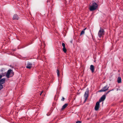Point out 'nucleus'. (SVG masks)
I'll use <instances>...</instances> for the list:
<instances>
[{
  "label": "nucleus",
  "mask_w": 123,
  "mask_h": 123,
  "mask_svg": "<svg viewBox=\"0 0 123 123\" xmlns=\"http://www.w3.org/2000/svg\"><path fill=\"white\" fill-rule=\"evenodd\" d=\"M88 92L89 90L88 88H87L86 90V91L85 92L84 95V97L85 98L86 100L88 97Z\"/></svg>",
  "instance_id": "nucleus-6"
},
{
  "label": "nucleus",
  "mask_w": 123,
  "mask_h": 123,
  "mask_svg": "<svg viewBox=\"0 0 123 123\" xmlns=\"http://www.w3.org/2000/svg\"><path fill=\"white\" fill-rule=\"evenodd\" d=\"M121 82V77H119L117 79V82L118 83H120Z\"/></svg>",
  "instance_id": "nucleus-12"
},
{
  "label": "nucleus",
  "mask_w": 123,
  "mask_h": 123,
  "mask_svg": "<svg viewBox=\"0 0 123 123\" xmlns=\"http://www.w3.org/2000/svg\"><path fill=\"white\" fill-rule=\"evenodd\" d=\"M62 45L63 47H65V44L64 43H62Z\"/></svg>",
  "instance_id": "nucleus-17"
},
{
  "label": "nucleus",
  "mask_w": 123,
  "mask_h": 123,
  "mask_svg": "<svg viewBox=\"0 0 123 123\" xmlns=\"http://www.w3.org/2000/svg\"><path fill=\"white\" fill-rule=\"evenodd\" d=\"M19 18L16 14H15L13 17V19L14 20H18Z\"/></svg>",
  "instance_id": "nucleus-8"
},
{
  "label": "nucleus",
  "mask_w": 123,
  "mask_h": 123,
  "mask_svg": "<svg viewBox=\"0 0 123 123\" xmlns=\"http://www.w3.org/2000/svg\"><path fill=\"white\" fill-rule=\"evenodd\" d=\"M108 91V93H109V92H110V91Z\"/></svg>",
  "instance_id": "nucleus-21"
},
{
  "label": "nucleus",
  "mask_w": 123,
  "mask_h": 123,
  "mask_svg": "<svg viewBox=\"0 0 123 123\" xmlns=\"http://www.w3.org/2000/svg\"><path fill=\"white\" fill-rule=\"evenodd\" d=\"M68 104H65L64 105H63L62 107V110L64 109H65L66 107L68 106Z\"/></svg>",
  "instance_id": "nucleus-11"
},
{
  "label": "nucleus",
  "mask_w": 123,
  "mask_h": 123,
  "mask_svg": "<svg viewBox=\"0 0 123 123\" xmlns=\"http://www.w3.org/2000/svg\"><path fill=\"white\" fill-rule=\"evenodd\" d=\"M43 92H42L40 93V95H41L42 93Z\"/></svg>",
  "instance_id": "nucleus-20"
},
{
  "label": "nucleus",
  "mask_w": 123,
  "mask_h": 123,
  "mask_svg": "<svg viewBox=\"0 0 123 123\" xmlns=\"http://www.w3.org/2000/svg\"><path fill=\"white\" fill-rule=\"evenodd\" d=\"M2 76L1 74H0V84H2L5 82V79L4 78H3L0 79L2 77Z\"/></svg>",
  "instance_id": "nucleus-7"
},
{
  "label": "nucleus",
  "mask_w": 123,
  "mask_h": 123,
  "mask_svg": "<svg viewBox=\"0 0 123 123\" xmlns=\"http://www.w3.org/2000/svg\"><path fill=\"white\" fill-rule=\"evenodd\" d=\"M57 74L58 76H59V71L58 70H57Z\"/></svg>",
  "instance_id": "nucleus-16"
},
{
  "label": "nucleus",
  "mask_w": 123,
  "mask_h": 123,
  "mask_svg": "<svg viewBox=\"0 0 123 123\" xmlns=\"http://www.w3.org/2000/svg\"><path fill=\"white\" fill-rule=\"evenodd\" d=\"M86 28L84 29V30L82 31L80 33V35H82L84 34L85 33V31L86 29Z\"/></svg>",
  "instance_id": "nucleus-13"
},
{
  "label": "nucleus",
  "mask_w": 123,
  "mask_h": 123,
  "mask_svg": "<svg viewBox=\"0 0 123 123\" xmlns=\"http://www.w3.org/2000/svg\"><path fill=\"white\" fill-rule=\"evenodd\" d=\"M64 100V98L63 97H62V98L61 99V100L62 101H63Z\"/></svg>",
  "instance_id": "nucleus-19"
},
{
  "label": "nucleus",
  "mask_w": 123,
  "mask_h": 123,
  "mask_svg": "<svg viewBox=\"0 0 123 123\" xmlns=\"http://www.w3.org/2000/svg\"><path fill=\"white\" fill-rule=\"evenodd\" d=\"M1 84H0V90L3 88V86Z\"/></svg>",
  "instance_id": "nucleus-15"
},
{
  "label": "nucleus",
  "mask_w": 123,
  "mask_h": 123,
  "mask_svg": "<svg viewBox=\"0 0 123 123\" xmlns=\"http://www.w3.org/2000/svg\"><path fill=\"white\" fill-rule=\"evenodd\" d=\"M105 95H103L99 99V102H97L95 107V110L97 111L99 107V102L104 101L105 99Z\"/></svg>",
  "instance_id": "nucleus-1"
},
{
  "label": "nucleus",
  "mask_w": 123,
  "mask_h": 123,
  "mask_svg": "<svg viewBox=\"0 0 123 123\" xmlns=\"http://www.w3.org/2000/svg\"><path fill=\"white\" fill-rule=\"evenodd\" d=\"M104 34V29L100 28L98 32V35L99 37H102Z\"/></svg>",
  "instance_id": "nucleus-4"
},
{
  "label": "nucleus",
  "mask_w": 123,
  "mask_h": 123,
  "mask_svg": "<svg viewBox=\"0 0 123 123\" xmlns=\"http://www.w3.org/2000/svg\"><path fill=\"white\" fill-rule=\"evenodd\" d=\"M32 66V64L30 62L28 63L26 68H30Z\"/></svg>",
  "instance_id": "nucleus-9"
},
{
  "label": "nucleus",
  "mask_w": 123,
  "mask_h": 123,
  "mask_svg": "<svg viewBox=\"0 0 123 123\" xmlns=\"http://www.w3.org/2000/svg\"><path fill=\"white\" fill-rule=\"evenodd\" d=\"M108 92H107L106 94V95L107 94H108Z\"/></svg>",
  "instance_id": "nucleus-22"
},
{
  "label": "nucleus",
  "mask_w": 123,
  "mask_h": 123,
  "mask_svg": "<svg viewBox=\"0 0 123 123\" xmlns=\"http://www.w3.org/2000/svg\"><path fill=\"white\" fill-rule=\"evenodd\" d=\"M76 123H81V122L78 121H77Z\"/></svg>",
  "instance_id": "nucleus-18"
},
{
  "label": "nucleus",
  "mask_w": 123,
  "mask_h": 123,
  "mask_svg": "<svg viewBox=\"0 0 123 123\" xmlns=\"http://www.w3.org/2000/svg\"><path fill=\"white\" fill-rule=\"evenodd\" d=\"M63 50L65 53H66V49L65 47H63Z\"/></svg>",
  "instance_id": "nucleus-14"
},
{
  "label": "nucleus",
  "mask_w": 123,
  "mask_h": 123,
  "mask_svg": "<svg viewBox=\"0 0 123 123\" xmlns=\"http://www.w3.org/2000/svg\"><path fill=\"white\" fill-rule=\"evenodd\" d=\"M109 88V87H108V86L106 85L105 86L103 87L102 89L100 90L99 92H101L105 91L108 89Z\"/></svg>",
  "instance_id": "nucleus-5"
},
{
  "label": "nucleus",
  "mask_w": 123,
  "mask_h": 123,
  "mask_svg": "<svg viewBox=\"0 0 123 123\" xmlns=\"http://www.w3.org/2000/svg\"><path fill=\"white\" fill-rule=\"evenodd\" d=\"M14 75L13 71L11 69H9L7 71L6 76L7 78L12 77Z\"/></svg>",
  "instance_id": "nucleus-3"
},
{
  "label": "nucleus",
  "mask_w": 123,
  "mask_h": 123,
  "mask_svg": "<svg viewBox=\"0 0 123 123\" xmlns=\"http://www.w3.org/2000/svg\"><path fill=\"white\" fill-rule=\"evenodd\" d=\"M98 7V5L95 3L94 2L92 5H90L89 9L90 11H92L96 9Z\"/></svg>",
  "instance_id": "nucleus-2"
},
{
  "label": "nucleus",
  "mask_w": 123,
  "mask_h": 123,
  "mask_svg": "<svg viewBox=\"0 0 123 123\" xmlns=\"http://www.w3.org/2000/svg\"><path fill=\"white\" fill-rule=\"evenodd\" d=\"M90 69L92 71V73L94 72V67L92 65H91L90 68Z\"/></svg>",
  "instance_id": "nucleus-10"
}]
</instances>
